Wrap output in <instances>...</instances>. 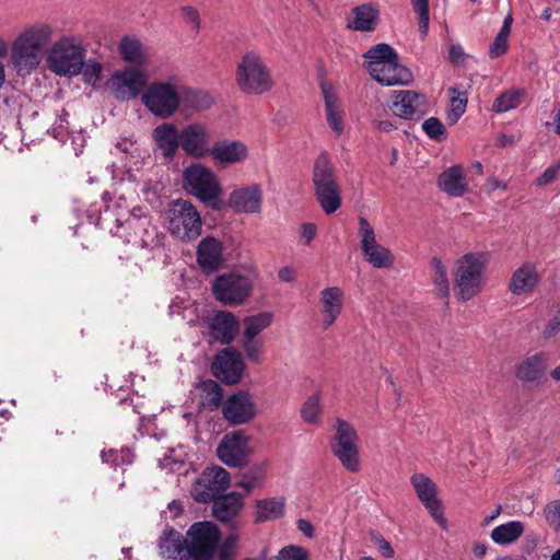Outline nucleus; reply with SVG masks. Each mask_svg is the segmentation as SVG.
<instances>
[{
	"label": "nucleus",
	"instance_id": "obj_31",
	"mask_svg": "<svg viewBox=\"0 0 560 560\" xmlns=\"http://www.w3.org/2000/svg\"><path fill=\"white\" fill-rule=\"evenodd\" d=\"M312 183L314 188L339 185L335 166L325 152L320 153L314 162Z\"/></svg>",
	"mask_w": 560,
	"mask_h": 560
},
{
	"label": "nucleus",
	"instance_id": "obj_1",
	"mask_svg": "<svg viewBox=\"0 0 560 560\" xmlns=\"http://www.w3.org/2000/svg\"><path fill=\"white\" fill-rule=\"evenodd\" d=\"M57 27L46 21L26 23L10 45V63L18 75L34 72L48 54Z\"/></svg>",
	"mask_w": 560,
	"mask_h": 560
},
{
	"label": "nucleus",
	"instance_id": "obj_19",
	"mask_svg": "<svg viewBox=\"0 0 560 560\" xmlns=\"http://www.w3.org/2000/svg\"><path fill=\"white\" fill-rule=\"evenodd\" d=\"M211 370L217 378L232 385L241 381L244 362L237 351L233 348H226L215 357Z\"/></svg>",
	"mask_w": 560,
	"mask_h": 560
},
{
	"label": "nucleus",
	"instance_id": "obj_4",
	"mask_svg": "<svg viewBox=\"0 0 560 560\" xmlns=\"http://www.w3.org/2000/svg\"><path fill=\"white\" fill-rule=\"evenodd\" d=\"M489 259L481 252L465 254L456 261L455 293L459 301H468L478 295L485 285V271Z\"/></svg>",
	"mask_w": 560,
	"mask_h": 560
},
{
	"label": "nucleus",
	"instance_id": "obj_45",
	"mask_svg": "<svg viewBox=\"0 0 560 560\" xmlns=\"http://www.w3.org/2000/svg\"><path fill=\"white\" fill-rule=\"evenodd\" d=\"M522 94L523 93L520 90L506 91L502 93L494 100L492 105L493 110L497 113H504L515 108L520 104Z\"/></svg>",
	"mask_w": 560,
	"mask_h": 560
},
{
	"label": "nucleus",
	"instance_id": "obj_14",
	"mask_svg": "<svg viewBox=\"0 0 560 560\" xmlns=\"http://www.w3.org/2000/svg\"><path fill=\"white\" fill-rule=\"evenodd\" d=\"M148 75L145 72L127 68L121 71H116L109 84L113 89L116 98L120 101H129L136 98L148 83Z\"/></svg>",
	"mask_w": 560,
	"mask_h": 560
},
{
	"label": "nucleus",
	"instance_id": "obj_49",
	"mask_svg": "<svg viewBox=\"0 0 560 560\" xmlns=\"http://www.w3.org/2000/svg\"><path fill=\"white\" fill-rule=\"evenodd\" d=\"M422 129L425 135L435 141L445 139L446 129L442 121L436 117H430L422 122Z\"/></svg>",
	"mask_w": 560,
	"mask_h": 560
},
{
	"label": "nucleus",
	"instance_id": "obj_30",
	"mask_svg": "<svg viewBox=\"0 0 560 560\" xmlns=\"http://www.w3.org/2000/svg\"><path fill=\"white\" fill-rule=\"evenodd\" d=\"M159 549L160 555L164 558L188 560L185 537L175 529H170L163 534L159 540Z\"/></svg>",
	"mask_w": 560,
	"mask_h": 560
},
{
	"label": "nucleus",
	"instance_id": "obj_5",
	"mask_svg": "<svg viewBox=\"0 0 560 560\" xmlns=\"http://www.w3.org/2000/svg\"><path fill=\"white\" fill-rule=\"evenodd\" d=\"M235 81L238 89L248 95H261L273 86L270 69L256 51L245 52L236 67Z\"/></svg>",
	"mask_w": 560,
	"mask_h": 560
},
{
	"label": "nucleus",
	"instance_id": "obj_63",
	"mask_svg": "<svg viewBox=\"0 0 560 560\" xmlns=\"http://www.w3.org/2000/svg\"><path fill=\"white\" fill-rule=\"evenodd\" d=\"M376 128L380 131L389 132V131L394 130L396 127L389 120H380V121H376Z\"/></svg>",
	"mask_w": 560,
	"mask_h": 560
},
{
	"label": "nucleus",
	"instance_id": "obj_57",
	"mask_svg": "<svg viewBox=\"0 0 560 560\" xmlns=\"http://www.w3.org/2000/svg\"><path fill=\"white\" fill-rule=\"evenodd\" d=\"M544 512L549 524H560V499L547 504Z\"/></svg>",
	"mask_w": 560,
	"mask_h": 560
},
{
	"label": "nucleus",
	"instance_id": "obj_8",
	"mask_svg": "<svg viewBox=\"0 0 560 560\" xmlns=\"http://www.w3.org/2000/svg\"><path fill=\"white\" fill-rule=\"evenodd\" d=\"M168 230L180 241H191L201 233V218L195 206L178 199L170 203L166 211Z\"/></svg>",
	"mask_w": 560,
	"mask_h": 560
},
{
	"label": "nucleus",
	"instance_id": "obj_2",
	"mask_svg": "<svg viewBox=\"0 0 560 560\" xmlns=\"http://www.w3.org/2000/svg\"><path fill=\"white\" fill-rule=\"evenodd\" d=\"M363 57L371 77L384 85H406L412 80L410 70L399 65L397 52L386 43L372 46Z\"/></svg>",
	"mask_w": 560,
	"mask_h": 560
},
{
	"label": "nucleus",
	"instance_id": "obj_58",
	"mask_svg": "<svg viewBox=\"0 0 560 560\" xmlns=\"http://www.w3.org/2000/svg\"><path fill=\"white\" fill-rule=\"evenodd\" d=\"M558 334H560V314L550 318L542 330V336L548 339L556 337Z\"/></svg>",
	"mask_w": 560,
	"mask_h": 560
},
{
	"label": "nucleus",
	"instance_id": "obj_39",
	"mask_svg": "<svg viewBox=\"0 0 560 560\" xmlns=\"http://www.w3.org/2000/svg\"><path fill=\"white\" fill-rule=\"evenodd\" d=\"M315 198L326 214L336 212L341 206V188L339 185L314 188Z\"/></svg>",
	"mask_w": 560,
	"mask_h": 560
},
{
	"label": "nucleus",
	"instance_id": "obj_33",
	"mask_svg": "<svg viewBox=\"0 0 560 560\" xmlns=\"http://www.w3.org/2000/svg\"><path fill=\"white\" fill-rule=\"evenodd\" d=\"M547 366L548 355L539 352L523 360L517 368L516 375L522 381H537L544 375Z\"/></svg>",
	"mask_w": 560,
	"mask_h": 560
},
{
	"label": "nucleus",
	"instance_id": "obj_60",
	"mask_svg": "<svg viewBox=\"0 0 560 560\" xmlns=\"http://www.w3.org/2000/svg\"><path fill=\"white\" fill-rule=\"evenodd\" d=\"M278 277L283 282H293L296 277V272L292 267L285 266L279 269Z\"/></svg>",
	"mask_w": 560,
	"mask_h": 560
},
{
	"label": "nucleus",
	"instance_id": "obj_52",
	"mask_svg": "<svg viewBox=\"0 0 560 560\" xmlns=\"http://www.w3.org/2000/svg\"><path fill=\"white\" fill-rule=\"evenodd\" d=\"M180 15L184 22L190 25L191 30L195 33H198L200 30V14L198 10L190 5H184L180 8Z\"/></svg>",
	"mask_w": 560,
	"mask_h": 560
},
{
	"label": "nucleus",
	"instance_id": "obj_21",
	"mask_svg": "<svg viewBox=\"0 0 560 560\" xmlns=\"http://www.w3.org/2000/svg\"><path fill=\"white\" fill-rule=\"evenodd\" d=\"M209 155L217 165L225 167L244 162L248 158V148L240 140L225 139L214 142Z\"/></svg>",
	"mask_w": 560,
	"mask_h": 560
},
{
	"label": "nucleus",
	"instance_id": "obj_9",
	"mask_svg": "<svg viewBox=\"0 0 560 560\" xmlns=\"http://www.w3.org/2000/svg\"><path fill=\"white\" fill-rule=\"evenodd\" d=\"M358 441V434L353 425L343 419L337 418L331 451L342 467L351 472L360 470Z\"/></svg>",
	"mask_w": 560,
	"mask_h": 560
},
{
	"label": "nucleus",
	"instance_id": "obj_40",
	"mask_svg": "<svg viewBox=\"0 0 560 560\" xmlns=\"http://www.w3.org/2000/svg\"><path fill=\"white\" fill-rule=\"evenodd\" d=\"M431 280L436 294L443 300L450 296V281L446 266L439 257H433L430 261Z\"/></svg>",
	"mask_w": 560,
	"mask_h": 560
},
{
	"label": "nucleus",
	"instance_id": "obj_35",
	"mask_svg": "<svg viewBox=\"0 0 560 560\" xmlns=\"http://www.w3.org/2000/svg\"><path fill=\"white\" fill-rule=\"evenodd\" d=\"M353 20L348 27L359 32H372L378 22V10L372 4H362L352 9Z\"/></svg>",
	"mask_w": 560,
	"mask_h": 560
},
{
	"label": "nucleus",
	"instance_id": "obj_42",
	"mask_svg": "<svg viewBox=\"0 0 560 560\" xmlns=\"http://www.w3.org/2000/svg\"><path fill=\"white\" fill-rule=\"evenodd\" d=\"M273 319V314L270 312H261L255 315L247 316L243 319V336L254 337L257 336L268 328Z\"/></svg>",
	"mask_w": 560,
	"mask_h": 560
},
{
	"label": "nucleus",
	"instance_id": "obj_55",
	"mask_svg": "<svg viewBox=\"0 0 560 560\" xmlns=\"http://www.w3.org/2000/svg\"><path fill=\"white\" fill-rule=\"evenodd\" d=\"M191 104L198 110L208 109L213 104L212 96L207 92H195L191 94Z\"/></svg>",
	"mask_w": 560,
	"mask_h": 560
},
{
	"label": "nucleus",
	"instance_id": "obj_61",
	"mask_svg": "<svg viewBox=\"0 0 560 560\" xmlns=\"http://www.w3.org/2000/svg\"><path fill=\"white\" fill-rule=\"evenodd\" d=\"M298 528H299L300 532H302L308 538H312L314 536V527L306 520H303V518L299 520L298 521Z\"/></svg>",
	"mask_w": 560,
	"mask_h": 560
},
{
	"label": "nucleus",
	"instance_id": "obj_43",
	"mask_svg": "<svg viewBox=\"0 0 560 560\" xmlns=\"http://www.w3.org/2000/svg\"><path fill=\"white\" fill-rule=\"evenodd\" d=\"M284 503L278 499L259 500L256 503V521L267 522L283 515Z\"/></svg>",
	"mask_w": 560,
	"mask_h": 560
},
{
	"label": "nucleus",
	"instance_id": "obj_34",
	"mask_svg": "<svg viewBox=\"0 0 560 560\" xmlns=\"http://www.w3.org/2000/svg\"><path fill=\"white\" fill-rule=\"evenodd\" d=\"M128 224L135 230V235L142 247L154 248L161 245V234L147 217L133 218Z\"/></svg>",
	"mask_w": 560,
	"mask_h": 560
},
{
	"label": "nucleus",
	"instance_id": "obj_3",
	"mask_svg": "<svg viewBox=\"0 0 560 560\" xmlns=\"http://www.w3.org/2000/svg\"><path fill=\"white\" fill-rule=\"evenodd\" d=\"M85 56L86 49L80 36L62 35L52 40L46 62L52 73L72 78L82 72Z\"/></svg>",
	"mask_w": 560,
	"mask_h": 560
},
{
	"label": "nucleus",
	"instance_id": "obj_41",
	"mask_svg": "<svg viewBox=\"0 0 560 560\" xmlns=\"http://www.w3.org/2000/svg\"><path fill=\"white\" fill-rule=\"evenodd\" d=\"M323 413L322 394L319 392L308 396L300 408V416L304 423L318 425Z\"/></svg>",
	"mask_w": 560,
	"mask_h": 560
},
{
	"label": "nucleus",
	"instance_id": "obj_51",
	"mask_svg": "<svg viewBox=\"0 0 560 560\" xmlns=\"http://www.w3.org/2000/svg\"><path fill=\"white\" fill-rule=\"evenodd\" d=\"M81 73L85 83L95 84L101 78L102 65L93 60L88 62L84 60V67Z\"/></svg>",
	"mask_w": 560,
	"mask_h": 560
},
{
	"label": "nucleus",
	"instance_id": "obj_29",
	"mask_svg": "<svg viewBox=\"0 0 560 560\" xmlns=\"http://www.w3.org/2000/svg\"><path fill=\"white\" fill-rule=\"evenodd\" d=\"M211 502H213V515L221 522H229L242 510L243 495L236 492L222 493Z\"/></svg>",
	"mask_w": 560,
	"mask_h": 560
},
{
	"label": "nucleus",
	"instance_id": "obj_64",
	"mask_svg": "<svg viewBox=\"0 0 560 560\" xmlns=\"http://www.w3.org/2000/svg\"><path fill=\"white\" fill-rule=\"evenodd\" d=\"M132 147H133V142H131L127 139H124L122 141L116 143V149H118L119 151L125 152V153L130 152Z\"/></svg>",
	"mask_w": 560,
	"mask_h": 560
},
{
	"label": "nucleus",
	"instance_id": "obj_13",
	"mask_svg": "<svg viewBox=\"0 0 560 560\" xmlns=\"http://www.w3.org/2000/svg\"><path fill=\"white\" fill-rule=\"evenodd\" d=\"M359 236L365 260L374 268H389L394 264L392 252L376 242L373 226L365 218L359 220Z\"/></svg>",
	"mask_w": 560,
	"mask_h": 560
},
{
	"label": "nucleus",
	"instance_id": "obj_20",
	"mask_svg": "<svg viewBox=\"0 0 560 560\" xmlns=\"http://www.w3.org/2000/svg\"><path fill=\"white\" fill-rule=\"evenodd\" d=\"M228 206L236 213H260L262 206L261 186L259 184H250L233 189L229 195Z\"/></svg>",
	"mask_w": 560,
	"mask_h": 560
},
{
	"label": "nucleus",
	"instance_id": "obj_44",
	"mask_svg": "<svg viewBox=\"0 0 560 560\" xmlns=\"http://www.w3.org/2000/svg\"><path fill=\"white\" fill-rule=\"evenodd\" d=\"M512 23H513V16H512V13H509L504 18L503 25H502L500 32L498 33V35L495 36L493 43L490 46V49H489L490 58L494 59V58H498L506 52Z\"/></svg>",
	"mask_w": 560,
	"mask_h": 560
},
{
	"label": "nucleus",
	"instance_id": "obj_32",
	"mask_svg": "<svg viewBox=\"0 0 560 560\" xmlns=\"http://www.w3.org/2000/svg\"><path fill=\"white\" fill-rule=\"evenodd\" d=\"M213 337L221 343H230L237 332V322L230 312H218L211 320Z\"/></svg>",
	"mask_w": 560,
	"mask_h": 560
},
{
	"label": "nucleus",
	"instance_id": "obj_62",
	"mask_svg": "<svg viewBox=\"0 0 560 560\" xmlns=\"http://www.w3.org/2000/svg\"><path fill=\"white\" fill-rule=\"evenodd\" d=\"M464 56V50L459 45H452L448 49V58L452 62H458Z\"/></svg>",
	"mask_w": 560,
	"mask_h": 560
},
{
	"label": "nucleus",
	"instance_id": "obj_10",
	"mask_svg": "<svg viewBox=\"0 0 560 560\" xmlns=\"http://www.w3.org/2000/svg\"><path fill=\"white\" fill-rule=\"evenodd\" d=\"M254 280L238 272H228L215 278L212 283L214 298L224 305L238 306L253 293Z\"/></svg>",
	"mask_w": 560,
	"mask_h": 560
},
{
	"label": "nucleus",
	"instance_id": "obj_24",
	"mask_svg": "<svg viewBox=\"0 0 560 560\" xmlns=\"http://www.w3.org/2000/svg\"><path fill=\"white\" fill-rule=\"evenodd\" d=\"M197 261L206 272H213L223 262L222 243L212 236L202 238L197 248Z\"/></svg>",
	"mask_w": 560,
	"mask_h": 560
},
{
	"label": "nucleus",
	"instance_id": "obj_11",
	"mask_svg": "<svg viewBox=\"0 0 560 560\" xmlns=\"http://www.w3.org/2000/svg\"><path fill=\"white\" fill-rule=\"evenodd\" d=\"M220 539L218 527L211 522L195 523L188 529L185 544H187L188 560H210Z\"/></svg>",
	"mask_w": 560,
	"mask_h": 560
},
{
	"label": "nucleus",
	"instance_id": "obj_46",
	"mask_svg": "<svg viewBox=\"0 0 560 560\" xmlns=\"http://www.w3.org/2000/svg\"><path fill=\"white\" fill-rule=\"evenodd\" d=\"M242 345L247 359L250 362L258 363L264 353V343L260 339L254 337H242Z\"/></svg>",
	"mask_w": 560,
	"mask_h": 560
},
{
	"label": "nucleus",
	"instance_id": "obj_47",
	"mask_svg": "<svg viewBox=\"0 0 560 560\" xmlns=\"http://www.w3.org/2000/svg\"><path fill=\"white\" fill-rule=\"evenodd\" d=\"M453 96L451 98V109L447 113V119L451 124H455L458 118L465 113L467 106V97L460 94L456 89H451Z\"/></svg>",
	"mask_w": 560,
	"mask_h": 560
},
{
	"label": "nucleus",
	"instance_id": "obj_50",
	"mask_svg": "<svg viewBox=\"0 0 560 560\" xmlns=\"http://www.w3.org/2000/svg\"><path fill=\"white\" fill-rule=\"evenodd\" d=\"M412 8L419 15V31L425 37L429 31V2L428 0H411Z\"/></svg>",
	"mask_w": 560,
	"mask_h": 560
},
{
	"label": "nucleus",
	"instance_id": "obj_22",
	"mask_svg": "<svg viewBox=\"0 0 560 560\" xmlns=\"http://www.w3.org/2000/svg\"><path fill=\"white\" fill-rule=\"evenodd\" d=\"M392 107L394 114L404 119H413L425 113L424 95L415 91L401 90L393 92Z\"/></svg>",
	"mask_w": 560,
	"mask_h": 560
},
{
	"label": "nucleus",
	"instance_id": "obj_54",
	"mask_svg": "<svg viewBox=\"0 0 560 560\" xmlns=\"http://www.w3.org/2000/svg\"><path fill=\"white\" fill-rule=\"evenodd\" d=\"M252 475H246L242 478L241 481L236 483L237 487L243 488L246 493H249L254 488L260 486L262 480V475L259 472L260 470H254Z\"/></svg>",
	"mask_w": 560,
	"mask_h": 560
},
{
	"label": "nucleus",
	"instance_id": "obj_18",
	"mask_svg": "<svg viewBox=\"0 0 560 560\" xmlns=\"http://www.w3.org/2000/svg\"><path fill=\"white\" fill-rule=\"evenodd\" d=\"M180 148L187 155L196 159L209 155L211 149L209 129L200 122L185 126L180 130Z\"/></svg>",
	"mask_w": 560,
	"mask_h": 560
},
{
	"label": "nucleus",
	"instance_id": "obj_28",
	"mask_svg": "<svg viewBox=\"0 0 560 560\" xmlns=\"http://www.w3.org/2000/svg\"><path fill=\"white\" fill-rule=\"evenodd\" d=\"M538 280L536 267L526 262L513 272L509 289L514 295L527 294L534 291Z\"/></svg>",
	"mask_w": 560,
	"mask_h": 560
},
{
	"label": "nucleus",
	"instance_id": "obj_7",
	"mask_svg": "<svg viewBox=\"0 0 560 560\" xmlns=\"http://www.w3.org/2000/svg\"><path fill=\"white\" fill-rule=\"evenodd\" d=\"M183 86L175 80L155 81L141 94V102L154 116L171 118L179 108Z\"/></svg>",
	"mask_w": 560,
	"mask_h": 560
},
{
	"label": "nucleus",
	"instance_id": "obj_25",
	"mask_svg": "<svg viewBox=\"0 0 560 560\" xmlns=\"http://www.w3.org/2000/svg\"><path fill=\"white\" fill-rule=\"evenodd\" d=\"M326 120L336 136H341L345 129V112L341 101L329 84H322Z\"/></svg>",
	"mask_w": 560,
	"mask_h": 560
},
{
	"label": "nucleus",
	"instance_id": "obj_12",
	"mask_svg": "<svg viewBox=\"0 0 560 560\" xmlns=\"http://www.w3.org/2000/svg\"><path fill=\"white\" fill-rule=\"evenodd\" d=\"M230 475L220 467L207 468L191 489L192 498L200 503H208L221 495L229 487Z\"/></svg>",
	"mask_w": 560,
	"mask_h": 560
},
{
	"label": "nucleus",
	"instance_id": "obj_48",
	"mask_svg": "<svg viewBox=\"0 0 560 560\" xmlns=\"http://www.w3.org/2000/svg\"><path fill=\"white\" fill-rule=\"evenodd\" d=\"M272 560H310V553L301 546L289 545L281 548Z\"/></svg>",
	"mask_w": 560,
	"mask_h": 560
},
{
	"label": "nucleus",
	"instance_id": "obj_36",
	"mask_svg": "<svg viewBox=\"0 0 560 560\" xmlns=\"http://www.w3.org/2000/svg\"><path fill=\"white\" fill-rule=\"evenodd\" d=\"M119 52L125 61L136 66H143L149 60L147 49L135 36L122 37L119 44Z\"/></svg>",
	"mask_w": 560,
	"mask_h": 560
},
{
	"label": "nucleus",
	"instance_id": "obj_27",
	"mask_svg": "<svg viewBox=\"0 0 560 560\" xmlns=\"http://www.w3.org/2000/svg\"><path fill=\"white\" fill-rule=\"evenodd\" d=\"M440 189L452 197H460L468 190L464 168L454 165L445 170L438 179Z\"/></svg>",
	"mask_w": 560,
	"mask_h": 560
},
{
	"label": "nucleus",
	"instance_id": "obj_17",
	"mask_svg": "<svg viewBox=\"0 0 560 560\" xmlns=\"http://www.w3.org/2000/svg\"><path fill=\"white\" fill-rule=\"evenodd\" d=\"M222 413L229 423L244 424L255 418L256 404L250 394L241 390L226 398L222 404Z\"/></svg>",
	"mask_w": 560,
	"mask_h": 560
},
{
	"label": "nucleus",
	"instance_id": "obj_6",
	"mask_svg": "<svg viewBox=\"0 0 560 560\" xmlns=\"http://www.w3.org/2000/svg\"><path fill=\"white\" fill-rule=\"evenodd\" d=\"M184 189L203 203L218 209L222 195L221 184L215 174L200 163H191L183 171Z\"/></svg>",
	"mask_w": 560,
	"mask_h": 560
},
{
	"label": "nucleus",
	"instance_id": "obj_16",
	"mask_svg": "<svg viewBox=\"0 0 560 560\" xmlns=\"http://www.w3.org/2000/svg\"><path fill=\"white\" fill-rule=\"evenodd\" d=\"M410 482L415 488V491L429 511L434 521L443 528H447V521L444 517L442 503L436 497V486L428 476L423 474H413L410 478Z\"/></svg>",
	"mask_w": 560,
	"mask_h": 560
},
{
	"label": "nucleus",
	"instance_id": "obj_53",
	"mask_svg": "<svg viewBox=\"0 0 560 560\" xmlns=\"http://www.w3.org/2000/svg\"><path fill=\"white\" fill-rule=\"evenodd\" d=\"M371 542L376 546L381 555L385 558H393L395 551L390 546L389 541H387L380 533L371 532L370 533Z\"/></svg>",
	"mask_w": 560,
	"mask_h": 560
},
{
	"label": "nucleus",
	"instance_id": "obj_23",
	"mask_svg": "<svg viewBox=\"0 0 560 560\" xmlns=\"http://www.w3.org/2000/svg\"><path fill=\"white\" fill-rule=\"evenodd\" d=\"M345 302V293L339 287H328L320 291L319 303L324 329L329 328L340 316Z\"/></svg>",
	"mask_w": 560,
	"mask_h": 560
},
{
	"label": "nucleus",
	"instance_id": "obj_37",
	"mask_svg": "<svg viewBox=\"0 0 560 560\" xmlns=\"http://www.w3.org/2000/svg\"><path fill=\"white\" fill-rule=\"evenodd\" d=\"M200 404L203 409L217 410L223 402V392L221 386L212 380L202 381L198 385Z\"/></svg>",
	"mask_w": 560,
	"mask_h": 560
},
{
	"label": "nucleus",
	"instance_id": "obj_56",
	"mask_svg": "<svg viewBox=\"0 0 560 560\" xmlns=\"http://www.w3.org/2000/svg\"><path fill=\"white\" fill-rule=\"evenodd\" d=\"M560 174V159L551 166L546 168L537 178V185L545 186L552 183Z\"/></svg>",
	"mask_w": 560,
	"mask_h": 560
},
{
	"label": "nucleus",
	"instance_id": "obj_26",
	"mask_svg": "<svg viewBox=\"0 0 560 560\" xmlns=\"http://www.w3.org/2000/svg\"><path fill=\"white\" fill-rule=\"evenodd\" d=\"M152 138L162 155L172 160L180 147V131L171 122H164L153 129Z\"/></svg>",
	"mask_w": 560,
	"mask_h": 560
},
{
	"label": "nucleus",
	"instance_id": "obj_59",
	"mask_svg": "<svg viewBox=\"0 0 560 560\" xmlns=\"http://www.w3.org/2000/svg\"><path fill=\"white\" fill-rule=\"evenodd\" d=\"M317 228L314 223H303L301 226V240L308 245L315 237Z\"/></svg>",
	"mask_w": 560,
	"mask_h": 560
},
{
	"label": "nucleus",
	"instance_id": "obj_15",
	"mask_svg": "<svg viewBox=\"0 0 560 560\" xmlns=\"http://www.w3.org/2000/svg\"><path fill=\"white\" fill-rule=\"evenodd\" d=\"M249 453L248 438L242 432L225 434L217 448L219 459L231 467L245 466Z\"/></svg>",
	"mask_w": 560,
	"mask_h": 560
},
{
	"label": "nucleus",
	"instance_id": "obj_38",
	"mask_svg": "<svg viewBox=\"0 0 560 560\" xmlns=\"http://www.w3.org/2000/svg\"><path fill=\"white\" fill-rule=\"evenodd\" d=\"M525 526L520 521H510L491 530L490 537L498 545H510L516 541L524 533Z\"/></svg>",
	"mask_w": 560,
	"mask_h": 560
}]
</instances>
